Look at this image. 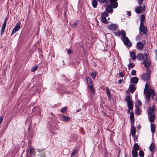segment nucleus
Listing matches in <instances>:
<instances>
[{"label": "nucleus", "mask_w": 157, "mask_h": 157, "mask_svg": "<svg viewBox=\"0 0 157 157\" xmlns=\"http://www.w3.org/2000/svg\"><path fill=\"white\" fill-rule=\"evenodd\" d=\"M86 80L88 87L92 93H94L95 91L93 87L92 80L89 77H87L86 78Z\"/></svg>", "instance_id": "nucleus-2"}, {"label": "nucleus", "mask_w": 157, "mask_h": 157, "mask_svg": "<svg viewBox=\"0 0 157 157\" xmlns=\"http://www.w3.org/2000/svg\"><path fill=\"white\" fill-rule=\"evenodd\" d=\"M123 81V79H120L118 81V83L119 84H121L122 82Z\"/></svg>", "instance_id": "nucleus-56"}, {"label": "nucleus", "mask_w": 157, "mask_h": 157, "mask_svg": "<svg viewBox=\"0 0 157 157\" xmlns=\"http://www.w3.org/2000/svg\"><path fill=\"white\" fill-rule=\"evenodd\" d=\"M144 47V44L141 42H139L137 43V48L138 49L141 50Z\"/></svg>", "instance_id": "nucleus-14"}, {"label": "nucleus", "mask_w": 157, "mask_h": 157, "mask_svg": "<svg viewBox=\"0 0 157 157\" xmlns=\"http://www.w3.org/2000/svg\"><path fill=\"white\" fill-rule=\"evenodd\" d=\"M151 73V70L149 69H147V73L143 74L141 76V79L144 81L147 82L150 79V75Z\"/></svg>", "instance_id": "nucleus-1"}, {"label": "nucleus", "mask_w": 157, "mask_h": 157, "mask_svg": "<svg viewBox=\"0 0 157 157\" xmlns=\"http://www.w3.org/2000/svg\"><path fill=\"white\" fill-rule=\"evenodd\" d=\"M140 109L138 107H137L136 110L135 111V113L136 114L140 115Z\"/></svg>", "instance_id": "nucleus-35"}, {"label": "nucleus", "mask_w": 157, "mask_h": 157, "mask_svg": "<svg viewBox=\"0 0 157 157\" xmlns=\"http://www.w3.org/2000/svg\"><path fill=\"white\" fill-rule=\"evenodd\" d=\"M130 121L132 125V124H133L134 122V118L130 119Z\"/></svg>", "instance_id": "nucleus-50"}, {"label": "nucleus", "mask_w": 157, "mask_h": 157, "mask_svg": "<svg viewBox=\"0 0 157 157\" xmlns=\"http://www.w3.org/2000/svg\"><path fill=\"white\" fill-rule=\"evenodd\" d=\"M150 116L149 117V120L150 122L151 123L154 121L155 116L154 114H152V115H149Z\"/></svg>", "instance_id": "nucleus-20"}, {"label": "nucleus", "mask_w": 157, "mask_h": 157, "mask_svg": "<svg viewBox=\"0 0 157 157\" xmlns=\"http://www.w3.org/2000/svg\"><path fill=\"white\" fill-rule=\"evenodd\" d=\"M98 5V2L97 0H92V5L95 8H96Z\"/></svg>", "instance_id": "nucleus-26"}, {"label": "nucleus", "mask_w": 157, "mask_h": 157, "mask_svg": "<svg viewBox=\"0 0 157 157\" xmlns=\"http://www.w3.org/2000/svg\"><path fill=\"white\" fill-rule=\"evenodd\" d=\"M155 106L153 105L152 107H149L147 109V113L148 115H152L154 114Z\"/></svg>", "instance_id": "nucleus-7"}, {"label": "nucleus", "mask_w": 157, "mask_h": 157, "mask_svg": "<svg viewBox=\"0 0 157 157\" xmlns=\"http://www.w3.org/2000/svg\"><path fill=\"white\" fill-rule=\"evenodd\" d=\"M156 51L157 52V49L156 50Z\"/></svg>", "instance_id": "nucleus-61"}, {"label": "nucleus", "mask_w": 157, "mask_h": 157, "mask_svg": "<svg viewBox=\"0 0 157 157\" xmlns=\"http://www.w3.org/2000/svg\"><path fill=\"white\" fill-rule=\"evenodd\" d=\"M121 39L126 46L129 48L131 47L132 43L127 36L122 37Z\"/></svg>", "instance_id": "nucleus-3"}, {"label": "nucleus", "mask_w": 157, "mask_h": 157, "mask_svg": "<svg viewBox=\"0 0 157 157\" xmlns=\"http://www.w3.org/2000/svg\"><path fill=\"white\" fill-rule=\"evenodd\" d=\"M139 154V156L140 157H144V153L143 151L140 150Z\"/></svg>", "instance_id": "nucleus-33"}, {"label": "nucleus", "mask_w": 157, "mask_h": 157, "mask_svg": "<svg viewBox=\"0 0 157 157\" xmlns=\"http://www.w3.org/2000/svg\"><path fill=\"white\" fill-rule=\"evenodd\" d=\"M137 58L140 61H142L144 59V55L140 53L137 55Z\"/></svg>", "instance_id": "nucleus-18"}, {"label": "nucleus", "mask_w": 157, "mask_h": 157, "mask_svg": "<svg viewBox=\"0 0 157 157\" xmlns=\"http://www.w3.org/2000/svg\"><path fill=\"white\" fill-rule=\"evenodd\" d=\"M124 100L125 101L127 102V103L132 101L131 100V97L129 95H128L126 96V97L125 98Z\"/></svg>", "instance_id": "nucleus-27"}, {"label": "nucleus", "mask_w": 157, "mask_h": 157, "mask_svg": "<svg viewBox=\"0 0 157 157\" xmlns=\"http://www.w3.org/2000/svg\"><path fill=\"white\" fill-rule=\"evenodd\" d=\"M135 66V64L134 63H130L128 64V67L129 69L131 68L134 67Z\"/></svg>", "instance_id": "nucleus-36"}, {"label": "nucleus", "mask_w": 157, "mask_h": 157, "mask_svg": "<svg viewBox=\"0 0 157 157\" xmlns=\"http://www.w3.org/2000/svg\"><path fill=\"white\" fill-rule=\"evenodd\" d=\"M140 125H139V126H138L137 128L138 129H140Z\"/></svg>", "instance_id": "nucleus-59"}, {"label": "nucleus", "mask_w": 157, "mask_h": 157, "mask_svg": "<svg viewBox=\"0 0 157 157\" xmlns=\"http://www.w3.org/2000/svg\"><path fill=\"white\" fill-rule=\"evenodd\" d=\"M106 11L108 13H110L112 12H113V8L110 5L107 6L106 9Z\"/></svg>", "instance_id": "nucleus-17"}, {"label": "nucleus", "mask_w": 157, "mask_h": 157, "mask_svg": "<svg viewBox=\"0 0 157 157\" xmlns=\"http://www.w3.org/2000/svg\"><path fill=\"white\" fill-rule=\"evenodd\" d=\"M108 29L111 31H115L117 29V26L115 24H112L108 25Z\"/></svg>", "instance_id": "nucleus-10"}, {"label": "nucleus", "mask_w": 157, "mask_h": 157, "mask_svg": "<svg viewBox=\"0 0 157 157\" xmlns=\"http://www.w3.org/2000/svg\"><path fill=\"white\" fill-rule=\"evenodd\" d=\"M136 132V128L135 126L131 125V133L132 135L134 136L135 135Z\"/></svg>", "instance_id": "nucleus-13"}, {"label": "nucleus", "mask_w": 157, "mask_h": 157, "mask_svg": "<svg viewBox=\"0 0 157 157\" xmlns=\"http://www.w3.org/2000/svg\"><path fill=\"white\" fill-rule=\"evenodd\" d=\"M145 5H142V6H137L135 8V12L137 13H140L145 11Z\"/></svg>", "instance_id": "nucleus-4"}, {"label": "nucleus", "mask_w": 157, "mask_h": 157, "mask_svg": "<svg viewBox=\"0 0 157 157\" xmlns=\"http://www.w3.org/2000/svg\"><path fill=\"white\" fill-rule=\"evenodd\" d=\"M132 157H137L138 153L137 151H134L132 150Z\"/></svg>", "instance_id": "nucleus-31"}, {"label": "nucleus", "mask_w": 157, "mask_h": 157, "mask_svg": "<svg viewBox=\"0 0 157 157\" xmlns=\"http://www.w3.org/2000/svg\"><path fill=\"white\" fill-rule=\"evenodd\" d=\"M151 130L152 133L155 132V126L154 124H153L152 123H151Z\"/></svg>", "instance_id": "nucleus-30"}, {"label": "nucleus", "mask_w": 157, "mask_h": 157, "mask_svg": "<svg viewBox=\"0 0 157 157\" xmlns=\"http://www.w3.org/2000/svg\"><path fill=\"white\" fill-rule=\"evenodd\" d=\"M114 34L115 35L118 36H119L120 34V32L114 33Z\"/></svg>", "instance_id": "nucleus-53"}, {"label": "nucleus", "mask_w": 157, "mask_h": 157, "mask_svg": "<svg viewBox=\"0 0 157 157\" xmlns=\"http://www.w3.org/2000/svg\"><path fill=\"white\" fill-rule=\"evenodd\" d=\"M101 3H104L107 0H98Z\"/></svg>", "instance_id": "nucleus-47"}, {"label": "nucleus", "mask_w": 157, "mask_h": 157, "mask_svg": "<svg viewBox=\"0 0 157 157\" xmlns=\"http://www.w3.org/2000/svg\"><path fill=\"white\" fill-rule=\"evenodd\" d=\"M3 117L2 116H0V125L1 124V123H2L3 121Z\"/></svg>", "instance_id": "nucleus-54"}, {"label": "nucleus", "mask_w": 157, "mask_h": 157, "mask_svg": "<svg viewBox=\"0 0 157 157\" xmlns=\"http://www.w3.org/2000/svg\"><path fill=\"white\" fill-rule=\"evenodd\" d=\"M138 78L136 77L132 78L131 79V82L134 84H136L138 82Z\"/></svg>", "instance_id": "nucleus-16"}, {"label": "nucleus", "mask_w": 157, "mask_h": 157, "mask_svg": "<svg viewBox=\"0 0 157 157\" xmlns=\"http://www.w3.org/2000/svg\"><path fill=\"white\" fill-rule=\"evenodd\" d=\"M133 148V149L132 150L138 151L140 148L139 146L137 143H136L134 144Z\"/></svg>", "instance_id": "nucleus-19"}, {"label": "nucleus", "mask_w": 157, "mask_h": 157, "mask_svg": "<svg viewBox=\"0 0 157 157\" xmlns=\"http://www.w3.org/2000/svg\"><path fill=\"white\" fill-rule=\"evenodd\" d=\"M145 17L144 15H142L141 17L140 21L141 25H143V24H144V20L145 19Z\"/></svg>", "instance_id": "nucleus-29"}, {"label": "nucleus", "mask_w": 157, "mask_h": 157, "mask_svg": "<svg viewBox=\"0 0 157 157\" xmlns=\"http://www.w3.org/2000/svg\"><path fill=\"white\" fill-rule=\"evenodd\" d=\"M134 118V114L133 113H131L130 114V119Z\"/></svg>", "instance_id": "nucleus-46"}, {"label": "nucleus", "mask_w": 157, "mask_h": 157, "mask_svg": "<svg viewBox=\"0 0 157 157\" xmlns=\"http://www.w3.org/2000/svg\"><path fill=\"white\" fill-rule=\"evenodd\" d=\"M146 94V97L147 100L148 101L149 100L150 95H151L152 98H153L155 95V93L154 90H151L150 92H148L147 94Z\"/></svg>", "instance_id": "nucleus-5"}, {"label": "nucleus", "mask_w": 157, "mask_h": 157, "mask_svg": "<svg viewBox=\"0 0 157 157\" xmlns=\"http://www.w3.org/2000/svg\"><path fill=\"white\" fill-rule=\"evenodd\" d=\"M40 157H45L46 155L45 153L44 152H42V154L40 155Z\"/></svg>", "instance_id": "nucleus-45"}, {"label": "nucleus", "mask_w": 157, "mask_h": 157, "mask_svg": "<svg viewBox=\"0 0 157 157\" xmlns=\"http://www.w3.org/2000/svg\"><path fill=\"white\" fill-rule=\"evenodd\" d=\"M62 119L64 121H67L70 119V117H67L65 116H63Z\"/></svg>", "instance_id": "nucleus-32"}, {"label": "nucleus", "mask_w": 157, "mask_h": 157, "mask_svg": "<svg viewBox=\"0 0 157 157\" xmlns=\"http://www.w3.org/2000/svg\"><path fill=\"white\" fill-rule=\"evenodd\" d=\"M151 90H153L152 89H150V86H149V84L148 83H147L145 85L144 90V93L147 94L148 92H150V91Z\"/></svg>", "instance_id": "nucleus-8"}, {"label": "nucleus", "mask_w": 157, "mask_h": 157, "mask_svg": "<svg viewBox=\"0 0 157 157\" xmlns=\"http://www.w3.org/2000/svg\"><path fill=\"white\" fill-rule=\"evenodd\" d=\"M144 0H138V2L139 4L141 5Z\"/></svg>", "instance_id": "nucleus-52"}, {"label": "nucleus", "mask_w": 157, "mask_h": 157, "mask_svg": "<svg viewBox=\"0 0 157 157\" xmlns=\"http://www.w3.org/2000/svg\"><path fill=\"white\" fill-rule=\"evenodd\" d=\"M140 32H143V33L146 34L147 31V27L145 26L144 25V24H143V25H140L139 28Z\"/></svg>", "instance_id": "nucleus-6"}, {"label": "nucleus", "mask_w": 157, "mask_h": 157, "mask_svg": "<svg viewBox=\"0 0 157 157\" xmlns=\"http://www.w3.org/2000/svg\"><path fill=\"white\" fill-rule=\"evenodd\" d=\"M77 151V150H75L74 151H73L71 154V156L73 157L76 153Z\"/></svg>", "instance_id": "nucleus-43"}, {"label": "nucleus", "mask_w": 157, "mask_h": 157, "mask_svg": "<svg viewBox=\"0 0 157 157\" xmlns=\"http://www.w3.org/2000/svg\"><path fill=\"white\" fill-rule=\"evenodd\" d=\"M8 17H6L4 21L7 22V21L8 20Z\"/></svg>", "instance_id": "nucleus-57"}, {"label": "nucleus", "mask_w": 157, "mask_h": 157, "mask_svg": "<svg viewBox=\"0 0 157 157\" xmlns=\"http://www.w3.org/2000/svg\"><path fill=\"white\" fill-rule=\"evenodd\" d=\"M108 15V14L106 12H104L102 13L101 17H107Z\"/></svg>", "instance_id": "nucleus-38"}, {"label": "nucleus", "mask_w": 157, "mask_h": 157, "mask_svg": "<svg viewBox=\"0 0 157 157\" xmlns=\"http://www.w3.org/2000/svg\"><path fill=\"white\" fill-rule=\"evenodd\" d=\"M30 154L31 155H34L36 154V152L35 151V149L32 147L29 148Z\"/></svg>", "instance_id": "nucleus-23"}, {"label": "nucleus", "mask_w": 157, "mask_h": 157, "mask_svg": "<svg viewBox=\"0 0 157 157\" xmlns=\"http://www.w3.org/2000/svg\"><path fill=\"white\" fill-rule=\"evenodd\" d=\"M36 149L37 150L38 152L40 153H42V152H44V151L42 149L39 150L38 149Z\"/></svg>", "instance_id": "nucleus-51"}, {"label": "nucleus", "mask_w": 157, "mask_h": 157, "mask_svg": "<svg viewBox=\"0 0 157 157\" xmlns=\"http://www.w3.org/2000/svg\"><path fill=\"white\" fill-rule=\"evenodd\" d=\"M78 23V21L77 20H76L74 24L72 25V27L73 28H76Z\"/></svg>", "instance_id": "nucleus-34"}, {"label": "nucleus", "mask_w": 157, "mask_h": 157, "mask_svg": "<svg viewBox=\"0 0 157 157\" xmlns=\"http://www.w3.org/2000/svg\"><path fill=\"white\" fill-rule=\"evenodd\" d=\"M96 75V74L95 72H92L91 73V75L94 78H95Z\"/></svg>", "instance_id": "nucleus-39"}, {"label": "nucleus", "mask_w": 157, "mask_h": 157, "mask_svg": "<svg viewBox=\"0 0 157 157\" xmlns=\"http://www.w3.org/2000/svg\"><path fill=\"white\" fill-rule=\"evenodd\" d=\"M66 110V107H64L62 108L61 111L63 113H64Z\"/></svg>", "instance_id": "nucleus-42"}, {"label": "nucleus", "mask_w": 157, "mask_h": 157, "mask_svg": "<svg viewBox=\"0 0 157 157\" xmlns=\"http://www.w3.org/2000/svg\"><path fill=\"white\" fill-rule=\"evenodd\" d=\"M131 74L132 75H135L136 74V70H133L131 72Z\"/></svg>", "instance_id": "nucleus-44"}, {"label": "nucleus", "mask_w": 157, "mask_h": 157, "mask_svg": "<svg viewBox=\"0 0 157 157\" xmlns=\"http://www.w3.org/2000/svg\"><path fill=\"white\" fill-rule=\"evenodd\" d=\"M101 22L105 24L107 23L108 21L105 17H101Z\"/></svg>", "instance_id": "nucleus-28"}, {"label": "nucleus", "mask_w": 157, "mask_h": 157, "mask_svg": "<svg viewBox=\"0 0 157 157\" xmlns=\"http://www.w3.org/2000/svg\"><path fill=\"white\" fill-rule=\"evenodd\" d=\"M6 22L4 21L2 27L1 29V35L2 36L6 28Z\"/></svg>", "instance_id": "nucleus-12"}, {"label": "nucleus", "mask_w": 157, "mask_h": 157, "mask_svg": "<svg viewBox=\"0 0 157 157\" xmlns=\"http://www.w3.org/2000/svg\"><path fill=\"white\" fill-rule=\"evenodd\" d=\"M38 67V65H36L35 67H34L33 68H32V71L33 72L37 70Z\"/></svg>", "instance_id": "nucleus-40"}, {"label": "nucleus", "mask_w": 157, "mask_h": 157, "mask_svg": "<svg viewBox=\"0 0 157 157\" xmlns=\"http://www.w3.org/2000/svg\"><path fill=\"white\" fill-rule=\"evenodd\" d=\"M130 55L133 60H135L136 59V57L135 53L133 52H130Z\"/></svg>", "instance_id": "nucleus-24"}, {"label": "nucleus", "mask_w": 157, "mask_h": 157, "mask_svg": "<svg viewBox=\"0 0 157 157\" xmlns=\"http://www.w3.org/2000/svg\"><path fill=\"white\" fill-rule=\"evenodd\" d=\"M128 106V109H132L133 108V105L132 101L127 103Z\"/></svg>", "instance_id": "nucleus-25"}, {"label": "nucleus", "mask_w": 157, "mask_h": 157, "mask_svg": "<svg viewBox=\"0 0 157 157\" xmlns=\"http://www.w3.org/2000/svg\"><path fill=\"white\" fill-rule=\"evenodd\" d=\"M136 88L133 84L130 85L129 86V91L132 93H133L135 90Z\"/></svg>", "instance_id": "nucleus-15"}, {"label": "nucleus", "mask_w": 157, "mask_h": 157, "mask_svg": "<svg viewBox=\"0 0 157 157\" xmlns=\"http://www.w3.org/2000/svg\"><path fill=\"white\" fill-rule=\"evenodd\" d=\"M144 59H149V57L147 53H144Z\"/></svg>", "instance_id": "nucleus-41"}, {"label": "nucleus", "mask_w": 157, "mask_h": 157, "mask_svg": "<svg viewBox=\"0 0 157 157\" xmlns=\"http://www.w3.org/2000/svg\"><path fill=\"white\" fill-rule=\"evenodd\" d=\"M143 64L145 67L147 68L150 66L151 63L149 59H144L143 62Z\"/></svg>", "instance_id": "nucleus-11"}, {"label": "nucleus", "mask_w": 157, "mask_h": 157, "mask_svg": "<svg viewBox=\"0 0 157 157\" xmlns=\"http://www.w3.org/2000/svg\"><path fill=\"white\" fill-rule=\"evenodd\" d=\"M20 27L21 26L20 24L17 23L12 31L11 35L18 31Z\"/></svg>", "instance_id": "nucleus-9"}, {"label": "nucleus", "mask_w": 157, "mask_h": 157, "mask_svg": "<svg viewBox=\"0 0 157 157\" xmlns=\"http://www.w3.org/2000/svg\"><path fill=\"white\" fill-rule=\"evenodd\" d=\"M137 104L139 106H141V105L142 104L141 101L140 100H138L137 102Z\"/></svg>", "instance_id": "nucleus-48"}, {"label": "nucleus", "mask_w": 157, "mask_h": 157, "mask_svg": "<svg viewBox=\"0 0 157 157\" xmlns=\"http://www.w3.org/2000/svg\"><path fill=\"white\" fill-rule=\"evenodd\" d=\"M119 76L121 77H123L124 76V75L122 72H120L119 73Z\"/></svg>", "instance_id": "nucleus-55"}, {"label": "nucleus", "mask_w": 157, "mask_h": 157, "mask_svg": "<svg viewBox=\"0 0 157 157\" xmlns=\"http://www.w3.org/2000/svg\"><path fill=\"white\" fill-rule=\"evenodd\" d=\"M155 144L154 143H152L150 147V149L151 152H153L155 150Z\"/></svg>", "instance_id": "nucleus-21"}, {"label": "nucleus", "mask_w": 157, "mask_h": 157, "mask_svg": "<svg viewBox=\"0 0 157 157\" xmlns=\"http://www.w3.org/2000/svg\"><path fill=\"white\" fill-rule=\"evenodd\" d=\"M73 50L71 49H69L67 52V53L68 54H70L72 53Z\"/></svg>", "instance_id": "nucleus-49"}, {"label": "nucleus", "mask_w": 157, "mask_h": 157, "mask_svg": "<svg viewBox=\"0 0 157 157\" xmlns=\"http://www.w3.org/2000/svg\"><path fill=\"white\" fill-rule=\"evenodd\" d=\"M121 35L122 36V37H125L126 36V33L124 31L122 30L121 32Z\"/></svg>", "instance_id": "nucleus-37"}, {"label": "nucleus", "mask_w": 157, "mask_h": 157, "mask_svg": "<svg viewBox=\"0 0 157 157\" xmlns=\"http://www.w3.org/2000/svg\"><path fill=\"white\" fill-rule=\"evenodd\" d=\"M128 16H131V13L130 12H128Z\"/></svg>", "instance_id": "nucleus-58"}, {"label": "nucleus", "mask_w": 157, "mask_h": 157, "mask_svg": "<svg viewBox=\"0 0 157 157\" xmlns=\"http://www.w3.org/2000/svg\"><path fill=\"white\" fill-rule=\"evenodd\" d=\"M105 90H106V93L107 94L108 98L109 99H111V94L110 91L109 90V88L108 87H106L105 89Z\"/></svg>", "instance_id": "nucleus-22"}, {"label": "nucleus", "mask_w": 157, "mask_h": 157, "mask_svg": "<svg viewBox=\"0 0 157 157\" xmlns=\"http://www.w3.org/2000/svg\"><path fill=\"white\" fill-rule=\"evenodd\" d=\"M80 110H81V109H78V110L76 111V112H79V111H80Z\"/></svg>", "instance_id": "nucleus-60"}]
</instances>
